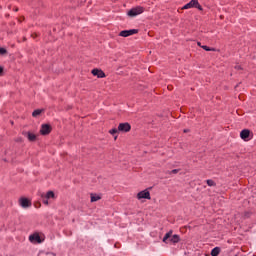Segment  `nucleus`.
Instances as JSON below:
<instances>
[{
  "label": "nucleus",
  "instance_id": "nucleus-25",
  "mask_svg": "<svg viewBox=\"0 0 256 256\" xmlns=\"http://www.w3.org/2000/svg\"><path fill=\"white\" fill-rule=\"evenodd\" d=\"M32 39H37V37H39V34H37L36 32L31 34Z\"/></svg>",
  "mask_w": 256,
  "mask_h": 256
},
{
  "label": "nucleus",
  "instance_id": "nucleus-14",
  "mask_svg": "<svg viewBox=\"0 0 256 256\" xmlns=\"http://www.w3.org/2000/svg\"><path fill=\"white\" fill-rule=\"evenodd\" d=\"M91 197V203H95V201H101V196L97 195V194H90Z\"/></svg>",
  "mask_w": 256,
  "mask_h": 256
},
{
  "label": "nucleus",
  "instance_id": "nucleus-24",
  "mask_svg": "<svg viewBox=\"0 0 256 256\" xmlns=\"http://www.w3.org/2000/svg\"><path fill=\"white\" fill-rule=\"evenodd\" d=\"M234 69H236V71H243V68L241 67V65H236Z\"/></svg>",
  "mask_w": 256,
  "mask_h": 256
},
{
  "label": "nucleus",
  "instance_id": "nucleus-28",
  "mask_svg": "<svg viewBox=\"0 0 256 256\" xmlns=\"http://www.w3.org/2000/svg\"><path fill=\"white\" fill-rule=\"evenodd\" d=\"M22 41H23V42L27 41V37H23V38H22Z\"/></svg>",
  "mask_w": 256,
  "mask_h": 256
},
{
  "label": "nucleus",
  "instance_id": "nucleus-9",
  "mask_svg": "<svg viewBox=\"0 0 256 256\" xmlns=\"http://www.w3.org/2000/svg\"><path fill=\"white\" fill-rule=\"evenodd\" d=\"M137 199H148V200H151V193L147 189L143 190V191H140L137 194Z\"/></svg>",
  "mask_w": 256,
  "mask_h": 256
},
{
  "label": "nucleus",
  "instance_id": "nucleus-20",
  "mask_svg": "<svg viewBox=\"0 0 256 256\" xmlns=\"http://www.w3.org/2000/svg\"><path fill=\"white\" fill-rule=\"evenodd\" d=\"M202 49H204V51H215V48H210L209 46H202Z\"/></svg>",
  "mask_w": 256,
  "mask_h": 256
},
{
  "label": "nucleus",
  "instance_id": "nucleus-15",
  "mask_svg": "<svg viewBox=\"0 0 256 256\" xmlns=\"http://www.w3.org/2000/svg\"><path fill=\"white\" fill-rule=\"evenodd\" d=\"M179 241H181V237H179V235H177V234H174L173 236H172V238L170 239V242L171 243H179Z\"/></svg>",
  "mask_w": 256,
  "mask_h": 256
},
{
  "label": "nucleus",
  "instance_id": "nucleus-32",
  "mask_svg": "<svg viewBox=\"0 0 256 256\" xmlns=\"http://www.w3.org/2000/svg\"><path fill=\"white\" fill-rule=\"evenodd\" d=\"M15 11H19V8H16Z\"/></svg>",
  "mask_w": 256,
  "mask_h": 256
},
{
  "label": "nucleus",
  "instance_id": "nucleus-21",
  "mask_svg": "<svg viewBox=\"0 0 256 256\" xmlns=\"http://www.w3.org/2000/svg\"><path fill=\"white\" fill-rule=\"evenodd\" d=\"M0 55H7V49L0 47Z\"/></svg>",
  "mask_w": 256,
  "mask_h": 256
},
{
  "label": "nucleus",
  "instance_id": "nucleus-30",
  "mask_svg": "<svg viewBox=\"0 0 256 256\" xmlns=\"http://www.w3.org/2000/svg\"><path fill=\"white\" fill-rule=\"evenodd\" d=\"M10 123H11V125H15V122H13V121H10Z\"/></svg>",
  "mask_w": 256,
  "mask_h": 256
},
{
  "label": "nucleus",
  "instance_id": "nucleus-19",
  "mask_svg": "<svg viewBox=\"0 0 256 256\" xmlns=\"http://www.w3.org/2000/svg\"><path fill=\"white\" fill-rule=\"evenodd\" d=\"M181 171V169H173L172 171L169 172V175H177V173H179Z\"/></svg>",
  "mask_w": 256,
  "mask_h": 256
},
{
  "label": "nucleus",
  "instance_id": "nucleus-29",
  "mask_svg": "<svg viewBox=\"0 0 256 256\" xmlns=\"http://www.w3.org/2000/svg\"><path fill=\"white\" fill-rule=\"evenodd\" d=\"M35 207H41V203H38V206L37 204H35Z\"/></svg>",
  "mask_w": 256,
  "mask_h": 256
},
{
  "label": "nucleus",
  "instance_id": "nucleus-3",
  "mask_svg": "<svg viewBox=\"0 0 256 256\" xmlns=\"http://www.w3.org/2000/svg\"><path fill=\"white\" fill-rule=\"evenodd\" d=\"M30 243L41 244L45 241V237L39 235V232H34L29 236Z\"/></svg>",
  "mask_w": 256,
  "mask_h": 256
},
{
  "label": "nucleus",
  "instance_id": "nucleus-4",
  "mask_svg": "<svg viewBox=\"0 0 256 256\" xmlns=\"http://www.w3.org/2000/svg\"><path fill=\"white\" fill-rule=\"evenodd\" d=\"M240 137L243 141H251L253 139V132L249 129H244L240 132Z\"/></svg>",
  "mask_w": 256,
  "mask_h": 256
},
{
  "label": "nucleus",
  "instance_id": "nucleus-33",
  "mask_svg": "<svg viewBox=\"0 0 256 256\" xmlns=\"http://www.w3.org/2000/svg\"><path fill=\"white\" fill-rule=\"evenodd\" d=\"M114 139L117 140V136H115Z\"/></svg>",
  "mask_w": 256,
  "mask_h": 256
},
{
  "label": "nucleus",
  "instance_id": "nucleus-16",
  "mask_svg": "<svg viewBox=\"0 0 256 256\" xmlns=\"http://www.w3.org/2000/svg\"><path fill=\"white\" fill-rule=\"evenodd\" d=\"M171 235H173V230H170L168 233L165 234V236L163 237V243H167L168 239H171Z\"/></svg>",
  "mask_w": 256,
  "mask_h": 256
},
{
  "label": "nucleus",
  "instance_id": "nucleus-6",
  "mask_svg": "<svg viewBox=\"0 0 256 256\" xmlns=\"http://www.w3.org/2000/svg\"><path fill=\"white\" fill-rule=\"evenodd\" d=\"M118 131H121L122 133H129V131H131V124H129V122L120 123L118 125Z\"/></svg>",
  "mask_w": 256,
  "mask_h": 256
},
{
  "label": "nucleus",
  "instance_id": "nucleus-26",
  "mask_svg": "<svg viewBox=\"0 0 256 256\" xmlns=\"http://www.w3.org/2000/svg\"><path fill=\"white\" fill-rule=\"evenodd\" d=\"M43 203H44V205H49V199L43 198Z\"/></svg>",
  "mask_w": 256,
  "mask_h": 256
},
{
  "label": "nucleus",
  "instance_id": "nucleus-13",
  "mask_svg": "<svg viewBox=\"0 0 256 256\" xmlns=\"http://www.w3.org/2000/svg\"><path fill=\"white\" fill-rule=\"evenodd\" d=\"M41 113H45V109H36L32 112V117H39Z\"/></svg>",
  "mask_w": 256,
  "mask_h": 256
},
{
  "label": "nucleus",
  "instance_id": "nucleus-18",
  "mask_svg": "<svg viewBox=\"0 0 256 256\" xmlns=\"http://www.w3.org/2000/svg\"><path fill=\"white\" fill-rule=\"evenodd\" d=\"M206 183H207V186H208V187H216V186H217V183H215V181H214V180H211V179H208V180L206 181Z\"/></svg>",
  "mask_w": 256,
  "mask_h": 256
},
{
  "label": "nucleus",
  "instance_id": "nucleus-12",
  "mask_svg": "<svg viewBox=\"0 0 256 256\" xmlns=\"http://www.w3.org/2000/svg\"><path fill=\"white\" fill-rule=\"evenodd\" d=\"M23 135H27L28 140L31 142L37 141V135H35L34 133L26 132V133H23Z\"/></svg>",
  "mask_w": 256,
  "mask_h": 256
},
{
  "label": "nucleus",
  "instance_id": "nucleus-34",
  "mask_svg": "<svg viewBox=\"0 0 256 256\" xmlns=\"http://www.w3.org/2000/svg\"><path fill=\"white\" fill-rule=\"evenodd\" d=\"M168 89H171V87H170V86H168Z\"/></svg>",
  "mask_w": 256,
  "mask_h": 256
},
{
  "label": "nucleus",
  "instance_id": "nucleus-10",
  "mask_svg": "<svg viewBox=\"0 0 256 256\" xmlns=\"http://www.w3.org/2000/svg\"><path fill=\"white\" fill-rule=\"evenodd\" d=\"M19 203L21 207H23L24 209H27V207H31L32 205L31 200H29V198H26V197H21L19 199Z\"/></svg>",
  "mask_w": 256,
  "mask_h": 256
},
{
  "label": "nucleus",
  "instance_id": "nucleus-27",
  "mask_svg": "<svg viewBox=\"0 0 256 256\" xmlns=\"http://www.w3.org/2000/svg\"><path fill=\"white\" fill-rule=\"evenodd\" d=\"M189 131H190L189 129H184L183 133H189Z\"/></svg>",
  "mask_w": 256,
  "mask_h": 256
},
{
  "label": "nucleus",
  "instance_id": "nucleus-17",
  "mask_svg": "<svg viewBox=\"0 0 256 256\" xmlns=\"http://www.w3.org/2000/svg\"><path fill=\"white\" fill-rule=\"evenodd\" d=\"M219 253H221V248L215 247L211 251V256H219Z\"/></svg>",
  "mask_w": 256,
  "mask_h": 256
},
{
  "label": "nucleus",
  "instance_id": "nucleus-2",
  "mask_svg": "<svg viewBox=\"0 0 256 256\" xmlns=\"http://www.w3.org/2000/svg\"><path fill=\"white\" fill-rule=\"evenodd\" d=\"M141 13H145V7L136 6L130 9L127 13L128 17H137V15H141Z\"/></svg>",
  "mask_w": 256,
  "mask_h": 256
},
{
  "label": "nucleus",
  "instance_id": "nucleus-35",
  "mask_svg": "<svg viewBox=\"0 0 256 256\" xmlns=\"http://www.w3.org/2000/svg\"><path fill=\"white\" fill-rule=\"evenodd\" d=\"M168 89H171V87H170V86H168Z\"/></svg>",
  "mask_w": 256,
  "mask_h": 256
},
{
  "label": "nucleus",
  "instance_id": "nucleus-8",
  "mask_svg": "<svg viewBox=\"0 0 256 256\" xmlns=\"http://www.w3.org/2000/svg\"><path fill=\"white\" fill-rule=\"evenodd\" d=\"M139 29L123 30L120 32V37H130V35H137Z\"/></svg>",
  "mask_w": 256,
  "mask_h": 256
},
{
  "label": "nucleus",
  "instance_id": "nucleus-22",
  "mask_svg": "<svg viewBox=\"0 0 256 256\" xmlns=\"http://www.w3.org/2000/svg\"><path fill=\"white\" fill-rule=\"evenodd\" d=\"M119 130H117V128H113L109 131L110 135H115L116 133H118Z\"/></svg>",
  "mask_w": 256,
  "mask_h": 256
},
{
  "label": "nucleus",
  "instance_id": "nucleus-23",
  "mask_svg": "<svg viewBox=\"0 0 256 256\" xmlns=\"http://www.w3.org/2000/svg\"><path fill=\"white\" fill-rule=\"evenodd\" d=\"M3 75H5V69L3 66H0V77H3Z\"/></svg>",
  "mask_w": 256,
  "mask_h": 256
},
{
  "label": "nucleus",
  "instance_id": "nucleus-1",
  "mask_svg": "<svg viewBox=\"0 0 256 256\" xmlns=\"http://www.w3.org/2000/svg\"><path fill=\"white\" fill-rule=\"evenodd\" d=\"M198 9V11H203V6L199 4V0H191L189 3L184 5L182 9Z\"/></svg>",
  "mask_w": 256,
  "mask_h": 256
},
{
  "label": "nucleus",
  "instance_id": "nucleus-11",
  "mask_svg": "<svg viewBox=\"0 0 256 256\" xmlns=\"http://www.w3.org/2000/svg\"><path fill=\"white\" fill-rule=\"evenodd\" d=\"M41 197L42 199H55V192L50 190L46 193V195L42 194Z\"/></svg>",
  "mask_w": 256,
  "mask_h": 256
},
{
  "label": "nucleus",
  "instance_id": "nucleus-7",
  "mask_svg": "<svg viewBox=\"0 0 256 256\" xmlns=\"http://www.w3.org/2000/svg\"><path fill=\"white\" fill-rule=\"evenodd\" d=\"M92 75L94 77H98V79H104V77H107V75L105 74V72L101 69H98V68H94L92 71H91Z\"/></svg>",
  "mask_w": 256,
  "mask_h": 256
},
{
  "label": "nucleus",
  "instance_id": "nucleus-5",
  "mask_svg": "<svg viewBox=\"0 0 256 256\" xmlns=\"http://www.w3.org/2000/svg\"><path fill=\"white\" fill-rule=\"evenodd\" d=\"M51 131H53V127L50 124H42L40 135H49Z\"/></svg>",
  "mask_w": 256,
  "mask_h": 256
},
{
  "label": "nucleus",
  "instance_id": "nucleus-31",
  "mask_svg": "<svg viewBox=\"0 0 256 256\" xmlns=\"http://www.w3.org/2000/svg\"><path fill=\"white\" fill-rule=\"evenodd\" d=\"M199 47H201V42H198Z\"/></svg>",
  "mask_w": 256,
  "mask_h": 256
},
{
  "label": "nucleus",
  "instance_id": "nucleus-36",
  "mask_svg": "<svg viewBox=\"0 0 256 256\" xmlns=\"http://www.w3.org/2000/svg\"><path fill=\"white\" fill-rule=\"evenodd\" d=\"M254 256H256V255H254Z\"/></svg>",
  "mask_w": 256,
  "mask_h": 256
}]
</instances>
